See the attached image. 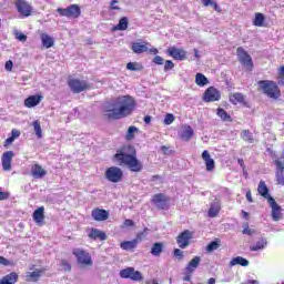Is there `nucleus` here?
Instances as JSON below:
<instances>
[{"instance_id":"obj_1","label":"nucleus","mask_w":284,"mask_h":284,"mask_svg":"<svg viewBox=\"0 0 284 284\" xmlns=\"http://www.w3.org/2000/svg\"><path fill=\"white\" fill-rule=\"evenodd\" d=\"M136 108V102L131 95H121L115 99L113 102V108L104 111V116L108 119H125L130 116L134 109Z\"/></svg>"},{"instance_id":"obj_2","label":"nucleus","mask_w":284,"mask_h":284,"mask_svg":"<svg viewBox=\"0 0 284 284\" xmlns=\"http://www.w3.org/2000/svg\"><path fill=\"white\" fill-rule=\"evenodd\" d=\"M120 164L126 165L131 172H141L143 164L136 159V149L132 145L122 146L114 155Z\"/></svg>"},{"instance_id":"obj_3","label":"nucleus","mask_w":284,"mask_h":284,"mask_svg":"<svg viewBox=\"0 0 284 284\" xmlns=\"http://www.w3.org/2000/svg\"><path fill=\"white\" fill-rule=\"evenodd\" d=\"M261 90H263L264 94L270 99H278L281 97V90H278V85L276 82L270 80H261L258 82Z\"/></svg>"},{"instance_id":"obj_4","label":"nucleus","mask_w":284,"mask_h":284,"mask_svg":"<svg viewBox=\"0 0 284 284\" xmlns=\"http://www.w3.org/2000/svg\"><path fill=\"white\" fill-rule=\"evenodd\" d=\"M131 50L134 54H143V52H150V54H159V49L152 48L150 42H132Z\"/></svg>"},{"instance_id":"obj_5","label":"nucleus","mask_w":284,"mask_h":284,"mask_svg":"<svg viewBox=\"0 0 284 284\" xmlns=\"http://www.w3.org/2000/svg\"><path fill=\"white\" fill-rule=\"evenodd\" d=\"M104 179L110 183H121L123 181V170L119 166L108 168L104 172Z\"/></svg>"},{"instance_id":"obj_6","label":"nucleus","mask_w":284,"mask_h":284,"mask_svg":"<svg viewBox=\"0 0 284 284\" xmlns=\"http://www.w3.org/2000/svg\"><path fill=\"white\" fill-rule=\"evenodd\" d=\"M57 12L60 17H68V19H79L81 17V8L79 4H71L68 8H58Z\"/></svg>"},{"instance_id":"obj_7","label":"nucleus","mask_w":284,"mask_h":284,"mask_svg":"<svg viewBox=\"0 0 284 284\" xmlns=\"http://www.w3.org/2000/svg\"><path fill=\"white\" fill-rule=\"evenodd\" d=\"M68 85L74 94H81V92H85L90 84L85 80L71 79L68 81Z\"/></svg>"},{"instance_id":"obj_8","label":"nucleus","mask_w":284,"mask_h":284,"mask_svg":"<svg viewBox=\"0 0 284 284\" xmlns=\"http://www.w3.org/2000/svg\"><path fill=\"white\" fill-rule=\"evenodd\" d=\"M121 278H130L131 281H135L136 283L143 281V274L141 272L134 270V267H126L120 271Z\"/></svg>"},{"instance_id":"obj_9","label":"nucleus","mask_w":284,"mask_h":284,"mask_svg":"<svg viewBox=\"0 0 284 284\" xmlns=\"http://www.w3.org/2000/svg\"><path fill=\"white\" fill-rule=\"evenodd\" d=\"M236 52L240 63H242L246 70H252V68H254V62H252V57L247 54V51H245L243 47H240L236 49Z\"/></svg>"},{"instance_id":"obj_10","label":"nucleus","mask_w":284,"mask_h":284,"mask_svg":"<svg viewBox=\"0 0 284 284\" xmlns=\"http://www.w3.org/2000/svg\"><path fill=\"white\" fill-rule=\"evenodd\" d=\"M73 254L80 265H92V256L88 251H83L81 248L73 250Z\"/></svg>"},{"instance_id":"obj_11","label":"nucleus","mask_w":284,"mask_h":284,"mask_svg":"<svg viewBox=\"0 0 284 284\" xmlns=\"http://www.w3.org/2000/svg\"><path fill=\"white\" fill-rule=\"evenodd\" d=\"M148 234V229H144L143 232L139 233L136 239L131 241H124L120 244L121 250H125L126 252H130V250H134L139 245V241L143 239Z\"/></svg>"},{"instance_id":"obj_12","label":"nucleus","mask_w":284,"mask_h":284,"mask_svg":"<svg viewBox=\"0 0 284 284\" xmlns=\"http://www.w3.org/2000/svg\"><path fill=\"white\" fill-rule=\"evenodd\" d=\"M220 100H221V92H219V90H216V88L210 87L204 92V101L206 103H212L214 101H220Z\"/></svg>"},{"instance_id":"obj_13","label":"nucleus","mask_w":284,"mask_h":284,"mask_svg":"<svg viewBox=\"0 0 284 284\" xmlns=\"http://www.w3.org/2000/svg\"><path fill=\"white\" fill-rule=\"evenodd\" d=\"M12 159H14V152L12 151H7L2 154L1 163L4 172H10L12 170Z\"/></svg>"},{"instance_id":"obj_14","label":"nucleus","mask_w":284,"mask_h":284,"mask_svg":"<svg viewBox=\"0 0 284 284\" xmlns=\"http://www.w3.org/2000/svg\"><path fill=\"white\" fill-rule=\"evenodd\" d=\"M16 8L22 17H30L32 14V7L26 0H17Z\"/></svg>"},{"instance_id":"obj_15","label":"nucleus","mask_w":284,"mask_h":284,"mask_svg":"<svg viewBox=\"0 0 284 284\" xmlns=\"http://www.w3.org/2000/svg\"><path fill=\"white\" fill-rule=\"evenodd\" d=\"M152 203L158 207V210H168V197H165L163 193L153 195Z\"/></svg>"},{"instance_id":"obj_16","label":"nucleus","mask_w":284,"mask_h":284,"mask_svg":"<svg viewBox=\"0 0 284 284\" xmlns=\"http://www.w3.org/2000/svg\"><path fill=\"white\" fill-rule=\"evenodd\" d=\"M168 54L175 59V61H185V58L187 57V52L185 50L174 47L168 50Z\"/></svg>"},{"instance_id":"obj_17","label":"nucleus","mask_w":284,"mask_h":284,"mask_svg":"<svg viewBox=\"0 0 284 284\" xmlns=\"http://www.w3.org/2000/svg\"><path fill=\"white\" fill-rule=\"evenodd\" d=\"M192 239V233H190L189 230L183 231L179 236H178V245L182 250H185L187 245H190V240Z\"/></svg>"},{"instance_id":"obj_18","label":"nucleus","mask_w":284,"mask_h":284,"mask_svg":"<svg viewBox=\"0 0 284 284\" xmlns=\"http://www.w3.org/2000/svg\"><path fill=\"white\" fill-rule=\"evenodd\" d=\"M91 216L93 221H108L110 219V212L98 207L91 212Z\"/></svg>"},{"instance_id":"obj_19","label":"nucleus","mask_w":284,"mask_h":284,"mask_svg":"<svg viewBox=\"0 0 284 284\" xmlns=\"http://www.w3.org/2000/svg\"><path fill=\"white\" fill-rule=\"evenodd\" d=\"M268 203L272 210V219L276 222L281 219V206L276 203V200H274V197H270Z\"/></svg>"},{"instance_id":"obj_20","label":"nucleus","mask_w":284,"mask_h":284,"mask_svg":"<svg viewBox=\"0 0 284 284\" xmlns=\"http://www.w3.org/2000/svg\"><path fill=\"white\" fill-rule=\"evenodd\" d=\"M202 159L205 162L206 171L207 172L214 171V168H216V163L214 162V159H212L207 150H204L202 152Z\"/></svg>"},{"instance_id":"obj_21","label":"nucleus","mask_w":284,"mask_h":284,"mask_svg":"<svg viewBox=\"0 0 284 284\" xmlns=\"http://www.w3.org/2000/svg\"><path fill=\"white\" fill-rule=\"evenodd\" d=\"M199 265H201V257L195 256L187 263L185 267L186 274H194V272H196V270L199 268Z\"/></svg>"},{"instance_id":"obj_22","label":"nucleus","mask_w":284,"mask_h":284,"mask_svg":"<svg viewBox=\"0 0 284 284\" xmlns=\"http://www.w3.org/2000/svg\"><path fill=\"white\" fill-rule=\"evenodd\" d=\"M275 165L277 168L276 181H277L278 185H284V164L281 160H276Z\"/></svg>"},{"instance_id":"obj_23","label":"nucleus","mask_w":284,"mask_h":284,"mask_svg":"<svg viewBox=\"0 0 284 284\" xmlns=\"http://www.w3.org/2000/svg\"><path fill=\"white\" fill-rule=\"evenodd\" d=\"M194 136V129L190 125H184L180 132L182 141H190Z\"/></svg>"},{"instance_id":"obj_24","label":"nucleus","mask_w":284,"mask_h":284,"mask_svg":"<svg viewBox=\"0 0 284 284\" xmlns=\"http://www.w3.org/2000/svg\"><path fill=\"white\" fill-rule=\"evenodd\" d=\"M19 281V274L11 272L0 280V284H16Z\"/></svg>"},{"instance_id":"obj_25","label":"nucleus","mask_w":284,"mask_h":284,"mask_svg":"<svg viewBox=\"0 0 284 284\" xmlns=\"http://www.w3.org/2000/svg\"><path fill=\"white\" fill-rule=\"evenodd\" d=\"M41 99H43L41 95H31L24 100V105L26 108H37L41 103Z\"/></svg>"},{"instance_id":"obj_26","label":"nucleus","mask_w":284,"mask_h":284,"mask_svg":"<svg viewBox=\"0 0 284 284\" xmlns=\"http://www.w3.org/2000/svg\"><path fill=\"white\" fill-rule=\"evenodd\" d=\"M40 39L43 48H45L47 50L54 45V38H52L48 33H41Z\"/></svg>"},{"instance_id":"obj_27","label":"nucleus","mask_w":284,"mask_h":284,"mask_svg":"<svg viewBox=\"0 0 284 284\" xmlns=\"http://www.w3.org/2000/svg\"><path fill=\"white\" fill-rule=\"evenodd\" d=\"M89 239H93V241H105L108 239V235H105V232L99 230V229H92L89 233Z\"/></svg>"},{"instance_id":"obj_28","label":"nucleus","mask_w":284,"mask_h":284,"mask_svg":"<svg viewBox=\"0 0 284 284\" xmlns=\"http://www.w3.org/2000/svg\"><path fill=\"white\" fill-rule=\"evenodd\" d=\"M31 174L33 179H43L45 176L47 172L43 170V168L39 164H34L31 168Z\"/></svg>"},{"instance_id":"obj_29","label":"nucleus","mask_w":284,"mask_h":284,"mask_svg":"<svg viewBox=\"0 0 284 284\" xmlns=\"http://www.w3.org/2000/svg\"><path fill=\"white\" fill-rule=\"evenodd\" d=\"M257 192L258 194H261V196H263L264 199H267L268 202H270V199H272V196L270 195V189H267L265 181L260 182Z\"/></svg>"},{"instance_id":"obj_30","label":"nucleus","mask_w":284,"mask_h":284,"mask_svg":"<svg viewBox=\"0 0 284 284\" xmlns=\"http://www.w3.org/2000/svg\"><path fill=\"white\" fill-rule=\"evenodd\" d=\"M44 212H45V209L43 206L38 207L33 212V221L36 223H43V220L45 219Z\"/></svg>"},{"instance_id":"obj_31","label":"nucleus","mask_w":284,"mask_h":284,"mask_svg":"<svg viewBox=\"0 0 284 284\" xmlns=\"http://www.w3.org/2000/svg\"><path fill=\"white\" fill-rule=\"evenodd\" d=\"M220 212H221V203L219 201L213 202L209 210V216L211 219H214L215 216H219Z\"/></svg>"},{"instance_id":"obj_32","label":"nucleus","mask_w":284,"mask_h":284,"mask_svg":"<svg viewBox=\"0 0 284 284\" xmlns=\"http://www.w3.org/2000/svg\"><path fill=\"white\" fill-rule=\"evenodd\" d=\"M230 265L234 267V265H241L242 267H247L250 265V261L243 256H236L233 260H231Z\"/></svg>"},{"instance_id":"obj_33","label":"nucleus","mask_w":284,"mask_h":284,"mask_svg":"<svg viewBox=\"0 0 284 284\" xmlns=\"http://www.w3.org/2000/svg\"><path fill=\"white\" fill-rule=\"evenodd\" d=\"M265 247H267V240L261 239L255 245H251L250 250L251 252H258V250H265Z\"/></svg>"},{"instance_id":"obj_34","label":"nucleus","mask_w":284,"mask_h":284,"mask_svg":"<svg viewBox=\"0 0 284 284\" xmlns=\"http://www.w3.org/2000/svg\"><path fill=\"white\" fill-rule=\"evenodd\" d=\"M195 83L200 88H204V85H207V83H210V81L207 80V77H205L203 73H196Z\"/></svg>"},{"instance_id":"obj_35","label":"nucleus","mask_w":284,"mask_h":284,"mask_svg":"<svg viewBox=\"0 0 284 284\" xmlns=\"http://www.w3.org/2000/svg\"><path fill=\"white\" fill-rule=\"evenodd\" d=\"M230 101L231 103H233V105H239V103H244L245 95H243L242 93H233L230 97Z\"/></svg>"},{"instance_id":"obj_36","label":"nucleus","mask_w":284,"mask_h":284,"mask_svg":"<svg viewBox=\"0 0 284 284\" xmlns=\"http://www.w3.org/2000/svg\"><path fill=\"white\" fill-rule=\"evenodd\" d=\"M41 274H43V271L37 268L33 272L27 273V281H39L41 278Z\"/></svg>"},{"instance_id":"obj_37","label":"nucleus","mask_w":284,"mask_h":284,"mask_svg":"<svg viewBox=\"0 0 284 284\" xmlns=\"http://www.w3.org/2000/svg\"><path fill=\"white\" fill-rule=\"evenodd\" d=\"M163 252V244L161 242H155L151 248L152 256H161Z\"/></svg>"},{"instance_id":"obj_38","label":"nucleus","mask_w":284,"mask_h":284,"mask_svg":"<svg viewBox=\"0 0 284 284\" xmlns=\"http://www.w3.org/2000/svg\"><path fill=\"white\" fill-rule=\"evenodd\" d=\"M136 134H139V128L129 126L126 135H125L126 141H132Z\"/></svg>"},{"instance_id":"obj_39","label":"nucleus","mask_w":284,"mask_h":284,"mask_svg":"<svg viewBox=\"0 0 284 284\" xmlns=\"http://www.w3.org/2000/svg\"><path fill=\"white\" fill-rule=\"evenodd\" d=\"M263 23H265V16L263 13H255L253 24L257 28H263Z\"/></svg>"},{"instance_id":"obj_40","label":"nucleus","mask_w":284,"mask_h":284,"mask_svg":"<svg viewBox=\"0 0 284 284\" xmlns=\"http://www.w3.org/2000/svg\"><path fill=\"white\" fill-rule=\"evenodd\" d=\"M32 125L38 139H43V132L41 131V123L39 122V120L33 121Z\"/></svg>"},{"instance_id":"obj_41","label":"nucleus","mask_w":284,"mask_h":284,"mask_svg":"<svg viewBox=\"0 0 284 284\" xmlns=\"http://www.w3.org/2000/svg\"><path fill=\"white\" fill-rule=\"evenodd\" d=\"M217 116H220L222 121H232V116L222 108L217 109Z\"/></svg>"},{"instance_id":"obj_42","label":"nucleus","mask_w":284,"mask_h":284,"mask_svg":"<svg viewBox=\"0 0 284 284\" xmlns=\"http://www.w3.org/2000/svg\"><path fill=\"white\" fill-rule=\"evenodd\" d=\"M217 247H221V240L219 239L207 244L206 252H214Z\"/></svg>"},{"instance_id":"obj_43","label":"nucleus","mask_w":284,"mask_h":284,"mask_svg":"<svg viewBox=\"0 0 284 284\" xmlns=\"http://www.w3.org/2000/svg\"><path fill=\"white\" fill-rule=\"evenodd\" d=\"M115 30H128V18H121L119 23L115 27Z\"/></svg>"},{"instance_id":"obj_44","label":"nucleus","mask_w":284,"mask_h":284,"mask_svg":"<svg viewBox=\"0 0 284 284\" xmlns=\"http://www.w3.org/2000/svg\"><path fill=\"white\" fill-rule=\"evenodd\" d=\"M242 139L243 141H247L248 143H254V135H252V132L248 130H244L242 132Z\"/></svg>"},{"instance_id":"obj_45","label":"nucleus","mask_w":284,"mask_h":284,"mask_svg":"<svg viewBox=\"0 0 284 284\" xmlns=\"http://www.w3.org/2000/svg\"><path fill=\"white\" fill-rule=\"evenodd\" d=\"M126 70H131V72H139V70H141V65L136 62H129L126 64Z\"/></svg>"},{"instance_id":"obj_46","label":"nucleus","mask_w":284,"mask_h":284,"mask_svg":"<svg viewBox=\"0 0 284 284\" xmlns=\"http://www.w3.org/2000/svg\"><path fill=\"white\" fill-rule=\"evenodd\" d=\"M243 231H242V234H246V236H252V234L255 233L254 230L250 229V224L247 222H245L243 225Z\"/></svg>"},{"instance_id":"obj_47","label":"nucleus","mask_w":284,"mask_h":284,"mask_svg":"<svg viewBox=\"0 0 284 284\" xmlns=\"http://www.w3.org/2000/svg\"><path fill=\"white\" fill-rule=\"evenodd\" d=\"M14 37L21 43H26L28 41V36L23 34L21 31H14Z\"/></svg>"},{"instance_id":"obj_48","label":"nucleus","mask_w":284,"mask_h":284,"mask_svg":"<svg viewBox=\"0 0 284 284\" xmlns=\"http://www.w3.org/2000/svg\"><path fill=\"white\" fill-rule=\"evenodd\" d=\"M172 123H174V114L169 113L164 118V124L165 125H172Z\"/></svg>"},{"instance_id":"obj_49","label":"nucleus","mask_w":284,"mask_h":284,"mask_svg":"<svg viewBox=\"0 0 284 284\" xmlns=\"http://www.w3.org/2000/svg\"><path fill=\"white\" fill-rule=\"evenodd\" d=\"M174 69V62L171 60H166L164 64V72H170V70Z\"/></svg>"},{"instance_id":"obj_50","label":"nucleus","mask_w":284,"mask_h":284,"mask_svg":"<svg viewBox=\"0 0 284 284\" xmlns=\"http://www.w3.org/2000/svg\"><path fill=\"white\" fill-rule=\"evenodd\" d=\"M60 265H61L62 270H64V272H70V270H72V266L65 260H62Z\"/></svg>"},{"instance_id":"obj_51","label":"nucleus","mask_w":284,"mask_h":284,"mask_svg":"<svg viewBox=\"0 0 284 284\" xmlns=\"http://www.w3.org/2000/svg\"><path fill=\"white\" fill-rule=\"evenodd\" d=\"M119 0H111L110 10H121V7L118 6Z\"/></svg>"},{"instance_id":"obj_52","label":"nucleus","mask_w":284,"mask_h":284,"mask_svg":"<svg viewBox=\"0 0 284 284\" xmlns=\"http://www.w3.org/2000/svg\"><path fill=\"white\" fill-rule=\"evenodd\" d=\"M153 63H155V65H163L164 63V60L161 55H156L154 59H153Z\"/></svg>"},{"instance_id":"obj_53","label":"nucleus","mask_w":284,"mask_h":284,"mask_svg":"<svg viewBox=\"0 0 284 284\" xmlns=\"http://www.w3.org/2000/svg\"><path fill=\"white\" fill-rule=\"evenodd\" d=\"M21 136V132L19 131V130H17V129H13L12 131H11V139H19Z\"/></svg>"},{"instance_id":"obj_54","label":"nucleus","mask_w":284,"mask_h":284,"mask_svg":"<svg viewBox=\"0 0 284 284\" xmlns=\"http://www.w3.org/2000/svg\"><path fill=\"white\" fill-rule=\"evenodd\" d=\"M13 65H14V63L11 60H9L6 62L4 68L8 72H12Z\"/></svg>"},{"instance_id":"obj_55","label":"nucleus","mask_w":284,"mask_h":284,"mask_svg":"<svg viewBox=\"0 0 284 284\" xmlns=\"http://www.w3.org/2000/svg\"><path fill=\"white\" fill-rule=\"evenodd\" d=\"M122 227H134V221H132V220H125V221L123 222Z\"/></svg>"},{"instance_id":"obj_56","label":"nucleus","mask_w":284,"mask_h":284,"mask_svg":"<svg viewBox=\"0 0 284 284\" xmlns=\"http://www.w3.org/2000/svg\"><path fill=\"white\" fill-rule=\"evenodd\" d=\"M174 256H176L178 258H183V251H181V248H175Z\"/></svg>"},{"instance_id":"obj_57","label":"nucleus","mask_w":284,"mask_h":284,"mask_svg":"<svg viewBox=\"0 0 284 284\" xmlns=\"http://www.w3.org/2000/svg\"><path fill=\"white\" fill-rule=\"evenodd\" d=\"M0 265H10V261L3 256H0Z\"/></svg>"},{"instance_id":"obj_58","label":"nucleus","mask_w":284,"mask_h":284,"mask_svg":"<svg viewBox=\"0 0 284 284\" xmlns=\"http://www.w3.org/2000/svg\"><path fill=\"white\" fill-rule=\"evenodd\" d=\"M8 196V193L0 191V201H6Z\"/></svg>"},{"instance_id":"obj_59","label":"nucleus","mask_w":284,"mask_h":284,"mask_svg":"<svg viewBox=\"0 0 284 284\" xmlns=\"http://www.w3.org/2000/svg\"><path fill=\"white\" fill-rule=\"evenodd\" d=\"M212 8H214L215 12H221V7H219V3L214 2L211 4Z\"/></svg>"},{"instance_id":"obj_60","label":"nucleus","mask_w":284,"mask_h":284,"mask_svg":"<svg viewBox=\"0 0 284 284\" xmlns=\"http://www.w3.org/2000/svg\"><path fill=\"white\" fill-rule=\"evenodd\" d=\"M246 200L248 201V203L253 202V200H252V191H247L246 192Z\"/></svg>"},{"instance_id":"obj_61","label":"nucleus","mask_w":284,"mask_h":284,"mask_svg":"<svg viewBox=\"0 0 284 284\" xmlns=\"http://www.w3.org/2000/svg\"><path fill=\"white\" fill-rule=\"evenodd\" d=\"M214 3V0H203V6L207 8V6H212Z\"/></svg>"},{"instance_id":"obj_62","label":"nucleus","mask_w":284,"mask_h":284,"mask_svg":"<svg viewBox=\"0 0 284 284\" xmlns=\"http://www.w3.org/2000/svg\"><path fill=\"white\" fill-rule=\"evenodd\" d=\"M151 122H152V116L150 115L144 116V123H146V125L150 124Z\"/></svg>"},{"instance_id":"obj_63","label":"nucleus","mask_w":284,"mask_h":284,"mask_svg":"<svg viewBox=\"0 0 284 284\" xmlns=\"http://www.w3.org/2000/svg\"><path fill=\"white\" fill-rule=\"evenodd\" d=\"M278 85H284V77L281 75V78H278V81H277Z\"/></svg>"},{"instance_id":"obj_64","label":"nucleus","mask_w":284,"mask_h":284,"mask_svg":"<svg viewBox=\"0 0 284 284\" xmlns=\"http://www.w3.org/2000/svg\"><path fill=\"white\" fill-rule=\"evenodd\" d=\"M280 77H283V78H284V65L281 67V69H280Z\"/></svg>"}]
</instances>
